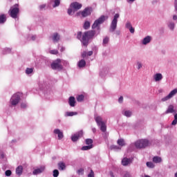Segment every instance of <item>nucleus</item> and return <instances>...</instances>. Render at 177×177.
Here are the masks:
<instances>
[{
    "instance_id": "25",
    "label": "nucleus",
    "mask_w": 177,
    "mask_h": 177,
    "mask_svg": "<svg viewBox=\"0 0 177 177\" xmlns=\"http://www.w3.org/2000/svg\"><path fill=\"white\" fill-rule=\"evenodd\" d=\"M86 66V62L84 59H81L78 63V66L82 68V67H85Z\"/></svg>"
},
{
    "instance_id": "51",
    "label": "nucleus",
    "mask_w": 177,
    "mask_h": 177,
    "mask_svg": "<svg viewBox=\"0 0 177 177\" xmlns=\"http://www.w3.org/2000/svg\"><path fill=\"white\" fill-rule=\"evenodd\" d=\"M124 97L122 96L120 97V98L118 99L119 103H122Z\"/></svg>"
},
{
    "instance_id": "21",
    "label": "nucleus",
    "mask_w": 177,
    "mask_h": 177,
    "mask_svg": "<svg viewBox=\"0 0 177 177\" xmlns=\"http://www.w3.org/2000/svg\"><path fill=\"white\" fill-rule=\"evenodd\" d=\"M154 80L156 82L158 81H161V80H162V75L161 73H156L154 75Z\"/></svg>"
},
{
    "instance_id": "52",
    "label": "nucleus",
    "mask_w": 177,
    "mask_h": 177,
    "mask_svg": "<svg viewBox=\"0 0 177 177\" xmlns=\"http://www.w3.org/2000/svg\"><path fill=\"white\" fill-rule=\"evenodd\" d=\"M124 177H131V174L129 172H126L124 175Z\"/></svg>"
},
{
    "instance_id": "20",
    "label": "nucleus",
    "mask_w": 177,
    "mask_h": 177,
    "mask_svg": "<svg viewBox=\"0 0 177 177\" xmlns=\"http://www.w3.org/2000/svg\"><path fill=\"white\" fill-rule=\"evenodd\" d=\"M151 41V37L150 36H147L142 40L143 45H147Z\"/></svg>"
},
{
    "instance_id": "18",
    "label": "nucleus",
    "mask_w": 177,
    "mask_h": 177,
    "mask_svg": "<svg viewBox=\"0 0 177 177\" xmlns=\"http://www.w3.org/2000/svg\"><path fill=\"white\" fill-rule=\"evenodd\" d=\"M174 109V105H169L168 106L167 110L165 112V114H169L171 113H175V109Z\"/></svg>"
},
{
    "instance_id": "22",
    "label": "nucleus",
    "mask_w": 177,
    "mask_h": 177,
    "mask_svg": "<svg viewBox=\"0 0 177 177\" xmlns=\"http://www.w3.org/2000/svg\"><path fill=\"white\" fill-rule=\"evenodd\" d=\"M60 39V35L58 33H54L53 35V41L57 42Z\"/></svg>"
},
{
    "instance_id": "53",
    "label": "nucleus",
    "mask_w": 177,
    "mask_h": 177,
    "mask_svg": "<svg viewBox=\"0 0 177 177\" xmlns=\"http://www.w3.org/2000/svg\"><path fill=\"white\" fill-rule=\"evenodd\" d=\"M93 55V51H88L87 53V56H92Z\"/></svg>"
},
{
    "instance_id": "24",
    "label": "nucleus",
    "mask_w": 177,
    "mask_h": 177,
    "mask_svg": "<svg viewBox=\"0 0 177 177\" xmlns=\"http://www.w3.org/2000/svg\"><path fill=\"white\" fill-rule=\"evenodd\" d=\"M153 161L156 163V164H158L159 162H161V161H162V160L161 159L160 157L159 156H154L153 158Z\"/></svg>"
},
{
    "instance_id": "23",
    "label": "nucleus",
    "mask_w": 177,
    "mask_h": 177,
    "mask_svg": "<svg viewBox=\"0 0 177 177\" xmlns=\"http://www.w3.org/2000/svg\"><path fill=\"white\" fill-rule=\"evenodd\" d=\"M6 21V15L5 14L0 15V24H3Z\"/></svg>"
},
{
    "instance_id": "16",
    "label": "nucleus",
    "mask_w": 177,
    "mask_h": 177,
    "mask_svg": "<svg viewBox=\"0 0 177 177\" xmlns=\"http://www.w3.org/2000/svg\"><path fill=\"white\" fill-rule=\"evenodd\" d=\"M75 97L73 96H71L68 99V104L71 106V107H75Z\"/></svg>"
},
{
    "instance_id": "29",
    "label": "nucleus",
    "mask_w": 177,
    "mask_h": 177,
    "mask_svg": "<svg viewBox=\"0 0 177 177\" xmlns=\"http://www.w3.org/2000/svg\"><path fill=\"white\" fill-rule=\"evenodd\" d=\"M118 145L119 146H125V141H124V139L121 138L118 140Z\"/></svg>"
},
{
    "instance_id": "10",
    "label": "nucleus",
    "mask_w": 177,
    "mask_h": 177,
    "mask_svg": "<svg viewBox=\"0 0 177 177\" xmlns=\"http://www.w3.org/2000/svg\"><path fill=\"white\" fill-rule=\"evenodd\" d=\"M84 136V132L82 131H80L71 137V140L72 142H77L80 138H82Z\"/></svg>"
},
{
    "instance_id": "13",
    "label": "nucleus",
    "mask_w": 177,
    "mask_h": 177,
    "mask_svg": "<svg viewBox=\"0 0 177 177\" xmlns=\"http://www.w3.org/2000/svg\"><path fill=\"white\" fill-rule=\"evenodd\" d=\"M81 15H82V17H87V16H90L91 8H86L83 11L81 12Z\"/></svg>"
},
{
    "instance_id": "38",
    "label": "nucleus",
    "mask_w": 177,
    "mask_h": 177,
    "mask_svg": "<svg viewBox=\"0 0 177 177\" xmlns=\"http://www.w3.org/2000/svg\"><path fill=\"white\" fill-rule=\"evenodd\" d=\"M50 53L51 55H57V53H59V51H57V50H51L50 51Z\"/></svg>"
},
{
    "instance_id": "46",
    "label": "nucleus",
    "mask_w": 177,
    "mask_h": 177,
    "mask_svg": "<svg viewBox=\"0 0 177 177\" xmlns=\"http://www.w3.org/2000/svg\"><path fill=\"white\" fill-rule=\"evenodd\" d=\"M86 56H88V53H86V51H84L82 54V57L85 58Z\"/></svg>"
},
{
    "instance_id": "12",
    "label": "nucleus",
    "mask_w": 177,
    "mask_h": 177,
    "mask_svg": "<svg viewBox=\"0 0 177 177\" xmlns=\"http://www.w3.org/2000/svg\"><path fill=\"white\" fill-rule=\"evenodd\" d=\"M71 8H73L75 10H80L82 8V4L78 2H73L71 4Z\"/></svg>"
},
{
    "instance_id": "26",
    "label": "nucleus",
    "mask_w": 177,
    "mask_h": 177,
    "mask_svg": "<svg viewBox=\"0 0 177 177\" xmlns=\"http://www.w3.org/2000/svg\"><path fill=\"white\" fill-rule=\"evenodd\" d=\"M84 30H89L90 27H91V22H89L88 21H86L84 24Z\"/></svg>"
},
{
    "instance_id": "40",
    "label": "nucleus",
    "mask_w": 177,
    "mask_h": 177,
    "mask_svg": "<svg viewBox=\"0 0 177 177\" xmlns=\"http://www.w3.org/2000/svg\"><path fill=\"white\" fill-rule=\"evenodd\" d=\"M82 37V32H78L77 35V39H81Z\"/></svg>"
},
{
    "instance_id": "34",
    "label": "nucleus",
    "mask_w": 177,
    "mask_h": 177,
    "mask_svg": "<svg viewBox=\"0 0 177 177\" xmlns=\"http://www.w3.org/2000/svg\"><path fill=\"white\" fill-rule=\"evenodd\" d=\"M124 115L126 117H131V115H132V112H131L129 111H124Z\"/></svg>"
},
{
    "instance_id": "5",
    "label": "nucleus",
    "mask_w": 177,
    "mask_h": 177,
    "mask_svg": "<svg viewBox=\"0 0 177 177\" xmlns=\"http://www.w3.org/2000/svg\"><path fill=\"white\" fill-rule=\"evenodd\" d=\"M150 143L147 140H139L135 142V146L136 149H145V147H147Z\"/></svg>"
},
{
    "instance_id": "28",
    "label": "nucleus",
    "mask_w": 177,
    "mask_h": 177,
    "mask_svg": "<svg viewBox=\"0 0 177 177\" xmlns=\"http://www.w3.org/2000/svg\"><path fill=\"white\" fill-rule=\"evenodd\" d=\"M78 114L77 112H66V117H73V115H77Z\"/></svg>"
},
{
    "instance_id": "36",
    "label": "nucleus",
    "mask_w": 177,
    "mask_h": 177,
    "mask_svg": "<svg viewBox=\"0 0 177 177\" xmlns=\"http://www.w3.org/2000/svg\"><path fill=\"white\" fill-rule=\"evenodd\" d=\"M53 176H54V177H57V176H59V170L55 169V170L53 171Z\"/></svg>"
},
{
    "instance_id": "7",
    "label": "nucleus",
    "mask_w": 177,
    "mask_h": 177,
    "mask_svg": "<svg viewBox=\"0 0 177 177\" xmlns=\"http://www.w3.org/2000/svg\"><path fill=\"white\" fill-rule=\"evenodd\" d=\"M50 66L53 70H63V66L62 65V60L60 59L53 61Z\"/></svg>"
},
{
    "instance_id": "48",
    "label": "nucleus",
    "mask_w": 177,
    "mask_h": 177,
    "mask_svg": "<svg viewBox=\"0 0 177 177\" xmlns=\"http://www.w3.org/2000/svg\"><path fill=\"white\" fill-rule=\"evenodd\" d=\"M129 30L131 34H133L135 32V28L133 27L129 28Z\"/></svg>"
},
{
    "instance_id": "1",
    "label": "nucleus",
    "mask_w": 177,
    "mask_h": 177,
    "mask_svg": "<svg viewBox=\"0 0 177 177\" xmlns=\"http://www.w3.org/2000/svg\"><path fill=\"white\" fill-rule=\"evenodd\" d=\"M96 35L95 30H88L85 32L82 37L81 41L84 46H88L89 44V39H93V37Z\"/></svg>"
},
{
    "instance_id": "14",
    "label": "nucleus",
    "mask_w": 177,
    "mask_h": 177,
    "mask_svg": "<svg viewBox=\"0 0 177 177\" xmlns=\"http://www.w3.org/2000/svg\"><path fill=\"white\" fill-rule=\"evenodd\" d=\"M54 133H55V135H58V139L60 140L61 139H63V138H64V136L63 135V133L62 132V131H60V129H56L54 130Z\"/></svg>"
},
{
    "instance_id": "8",
    "label": "nucleus",
    "mask_w": 177,
    "mask_h": 177,
    "mask_svg": "<svg viewBox=\"0 0 177 177\" xmlns=\"http://www.w3.org/2000/svg\"><path fill=\"white\" fill-rule=\"evenodd\" d=\"M118 17H120V14H115L114 17H113V19L111 22V29L110 30L111 31H115V28H117V19H118Z\"/></svg>"
},
{
    "instance_id": "62",
    "label": "nucleus",
    "mask_w": 177,
    "mask_h": 177,
    "mask_svg": "<svg viewBox=\"0 0 177 177\" xmlns=\"http://www.w3.org/2000/svg\"><path fill=\"white\" fill-rule=\"evenodd\" d=\"M145 177H150V176L145 175Z\"/></svg>"
},
{
    "instance_id": "4",
    "label": "nucleus",
    "mask_w": 177,
    "mask_h": 177,
    "mask_svg": "<svg viewBox=\"0 0 177 177\" xmlns=\"http://www.w3.org/2000/svg\"><path fill=\"white\" fill-rule=\"evenodd\" d=\"M95 120L97 126L100 127V129L102 132H106V131H107V126H106V123L103 121L102 117L97 116L95 118Z\"/></svg>"
},
{
    "instance_id": "41",
    "label": "nucleus",
    "mask_w": 177,
    "mask_h": 177,
    "mask_svg": "<svg viewBox=\"0 0 177 177\" xmlns=\"http://www.w3.org/2000/svg\"><path fill=\"white\" fill-rule=\"evenodd\" d=\"M26 74H31L32 73V68H28L26 71Z\"/></svg>"
},
{
    "instance_id": "31",
    "label": "nucleus",
    "mask_w": 177,
    "mask_h": 177,
    "mask_svg": "<svg viewBox=\"0 0 177 177\" xmlns=\"http://www.w3.org/2000/svg\"><path fill=\"white\" fill-rule=\"evenodd\" d=\"M62 0H53L54 5L53 6V8H57V6H59L60 5V1Z\"/></svg>"
},
{
    "instance_id": "32",
    "label": "nucleus",
    "mask_w": 177,
    "mask_h": 177,
    "mask_svg": "<svg viewBox=\"0 0 177 177\" xmlns=\"http://www.w3.org/2000/svg\"><path fill=\"white\" fill-rule=\"evenodd\" d=\"M76 99L77 102H82L84 99V95H80L76 97Z\"/></svg>"
},
{
    "instance_id": "45",
    "label": "nucleus",
    "mask_w": 177,
    "mask_h": 177,
    "mask_svg": "<svg viewBox=\"0 0 177 177\" xmlns=\"http://www.w3.org/2000/svg\"><path fill=\"white\" fill-rule=\"evenodd\" d=\"M21 109H26L27 108V104L24 103V102H22L21 104Z\"/></svg>"
},
{
    "instance_id": "64",
    "label": "nucleus",
    "mask_w": 177,
    "mask_h": 177,
    "mask_svg": "<svg viewBox=\"0 0 177 177\" xmlns=\"http://www.w3.org/2000/svg\"><path fill=\"white\" fill-rule=\"evenodd\" d=\"M174 3H177V0H175V2H174Z\"/></svg>"
},
{
    "instance_id": "50",
    "label": "nucleus",
    "mask_w": 177,
    "mask_h": 177,
    "mask_svg": "<svg viewBox=\"0 0 177 177\" xmlns=\"http://www.w3.org/2000/svg\"><path fill=\"white\" fill-rule=\"evenodd\" d=\"M138 70H140V68H142V64H140V62H138Z\"/></svg>"
},
{
    "instance_id": "56",
    "label": "nucleus",
    "mask_w": 177,
    "mask_h": 177,
    "mask_svg": "<svg viewBox=\"0 0 177 177\" xmlns=\"http://www.w3.org/2000/svg\"><path fill=\"white\" fill-rule=\"evenodd\" d=\"M175 10L177 11V3H174Z\"/></svg>"
},
{
    "instance_id": "58",
    "label": "nucleus",
    "mask_w": 177,
    "mask_h": 177,
    "mask_svg": "<svg viewBox=\"0 0 177 177\" xmlns=\"http://www.w3.org/2000/svg\"><path fill=\"white\" fill-rule=\"evenodd\" d=\"M174 120H177V113L174 115Z\"/></svg>"
},
{
    "instance_id": "9",
    "label": "nucleus",
    "mask_w": 177,
    "mask_h": 177,
    "mask_svg": "<svg viewBox=\"0 0 177 177\" xmlns=\"http://www.w3.org/2000/svg\"><path fill=\"white\" fill-rule=\"evenodd\" d=\"M177 93V88H174L173 91H171L168 95L166 97L162 98V102H167V100H169V99H171V97H174L175 95Z\"/></svg>"
},
{
    "instance_id": "55",
    "label": "nucleus",
    "mask_w": 177,
    "mask_h": 177,
    "mask_svg": "<svg viewBox=\"0 0 177 177\" xmlns=\"http://www.w3.org/2000/svg\"><path fill=\"white\" fill-rule=\"evenodd\" d=\"M173 20H177V16L176 15L173 16Z\"/></svg>"
},
{
    "instance_id": "30",
    "label": "nucleus",
    "mask_w": 177,
    "mask_h": 177,
    "mask_svg": "<svg viewBox=\"0 0 177 177\" xmlns=\"http://www.w3.org/2000/svg\"><path fill=\"white\" fill-rule=\"evenodd\" d=\"M93 147V145H88V146H84L82 147V150L85 151V150H91Z\"/></svg>"
},
{
    "instance_id": "19",
    "label": "nucleus",
    "mask_w": 177,
    "mask_h": 177,
    "mask_svg": "<svg viewBox=\"0 0 177 177\" xmlns=\"http://www.w3.org/2000/svg\"><path fill=\"white\" fill-rule=\"evenodd\" d=\"M16 174L17 175H19V176L23 174V166L20 165L17 167Z\"/></svg>"
},
{
    "instance_id": "33",
    "label": "nucleus",
    "mask_w": 177,
    "mask_h": 177,
    "mask_svg": "<svg viewBox=\"0 0 177 177\" xmlns=\"http://www.w3.org/2000/svg\"><path fill=\"white\" fill-rule=\"evenodd\" d=\"M147 167H148L149 168H154V164H153V162H147Z\"/></svg>"
},
{
    "instance_id": "6",
    "label": "nucleus",
    "mask_w": 177,
    "mask_h": 177,
    "mask_svg": "<svg viewBox=\"0 0 177 177\" xmlns=\"http://www.w3.org/2000/svg\"><path fill=\"white\" fill-rule=\"evenodd\" d=\"M21 96V94L20 93H17L14 94L11 99H10V104L12 106H17V104H19V102H20V97Z\"/></svg>"
},
{
    "instance_id": "43",
    "label": "nucleus",
    "mask_w": 177,
    "mask_h": 177,
    "mask_svg": "<svg viewBox=\"0 0 177 177\" xmlns=\"http://www.w3.org/2000/svg\"><path fill=\"white\" fill-rule=\"evenodd\" d=\"M88 177H95V173L93 172V170H91V172L88 175Z\"/></svg>"
},
{
    "instance_id": "57",
    "label": "nucleus",
    "mask_w": 177,
    "mask_h": 177,
    "mask_svg": "<svg viewBox=\"0 0 177 177\" xmlns=\"http://www.w3.org/2000/svg\"><path fill=\"white\" fill-rule=\"evenodd\" d=\"M110 175H111V177H114V174L113 173V171L110 172Z\"/></svg>"
},
{
    "instance_id": "27",
    "label": "nucleus",
    "mask_w": 177,
    "mask_h": 177,
    "mask_svg": "<svg viewBox=\"0 0 177 177\" xmlns=\"http://www.w3.org/2000/svg\"><path fill=\"white\" fill-rule=\"evenodd\" d=\"M93 143V140L91 138L86 139V145L88 146H93L92 144Z\"/></svg>"
},
{
    "instance_id": "37",
    "label": "nucleus",
    "mask_w": 177,
    "mask_h": 177,
    "mask_svg": "<svg viewBox=\"0 0 177 177\" xmlns=\"http://www.w3.org/2000/svg\"><path fill=\"white\" fill-rule=\"evenodd\" d=\"M6 176H10L12 175V171L10 170H6L5 172Z\"/></svg>"
},
{
    "instance_id": "44",
    "label": "nucleus",
    "mask_w": 177,
    "mask_h": 177,
    "mask_svg": "<svg viewBox=\"0 0 177 177\" xmlns=\"http://www.w3.org/2000/svg\"><path fill=\"white\" fill-rule=\"evenodd\" d=\"M39 10H43V9H45V8H46V4H41L39 6Z\"/></svg>"
},
{
    "instance_id": "17",
    "label": "nucleus",
    "mask_w": 177,
    "mask_h": 177,
    "mask_svg": "<svg viewBox=\"0 0 177 177\" xmlns=\"http://www.w3.org/2000/svg\"><path fill=\"white\" fill-rule=\"evenodd\" d=\"M58 169H59V171H64V169H66V163L59 162L58 163Z\"/></svg>"
},
{
    "instance_id": "2",
    "label": "nucleus",
    "mask_w": 177,
    "mask_h": 177,
    "mask_svg": "<svg viewBox=\"0 0 177 177\" xmlns=\"http://www.w3.org/2000/svg\"><path fill=\"white\" fill-rule=\"evenodd\" d=\"M107 19H109V17L102 15L99 19L94 21L93 24L92 25V29L95 30V28H97L98 30L97 34H100V24H103V23H104Z\"/></svg>"
},
{
    "instance_id": "11",
    "label": "nucleus",
    "mask_w": 177,
    "mask_h": 177,
    "mask_svg": "<svg viewBox=\"0 0 177 177\" xmlns=\"http://www.w3.org/2000/svg\"><path fill=\"white\" fill-rule=\"evenodd\" d=\"M132 159L131 158H124L122 160V165L124 166V167H127L128 165H129L130 164H132Z\"/></svg>"
},
{
    "instance_id": "60",
    "label": "nucleus",
    "mask_w": 177,
    "mask_h": 177,
    "mask_svg": "<svg viewBox=\"0 0 177 177\" xmlns=\"http://www.w3.org/2000/svg\"><path fill=\"white\" fill-rule=\"evenodd\" d=\"M64 50V48H62L61 49V52H63Z\"/></svg>"
},
{
    "instance_id": "49",
    "label": "nucleus",
    "mask_w": 177,
    "mask_h": 177,
    "mask_svg": "<svg viewBox=\"0 0 177 177\" xmlns=\"http://www.w3.org/2000/svg\"><path fill=\"white\" fill-rule=\"evenodd\" d=\"M73 13V9L68 8V15H71Z\"/></svg>"
},
{
    "instance_id": "15",
    "label": "nucleus",
    "mask_w": 177,
    "mask_h": 177,
    "mask_svg": "<svg viewBox=\"0 0 177 177\" xmlns=\"http://www.w3.org/2000/svg\"><path fill=\"white\" fill-rule=\"evenodd\" d=\"M45 171V167H41L39 169H36L33 171V175H38L39 174H42Z\"/></svg>"
},
{
    "instance_id": "59",
    "label": "nucleus",
    "mask_w": 177,
    "mask_h": 177,
    "mask_svg": "<svg viewBox=\"0 0 177 177\" xmlns=\"http://www.w3.org/2000/svg\"><path fill=\"white\" fill-rule=\"evenodd\" d=\"M32 39L34 41V39H35V37H32Z\"/></svg>"
},
{
    "instance_id": "42",
    "label": "nucleus",
    "mask_w": 177,
    "mask_h": 177,
    "mask_svg": "<svg viewBox=\"0 0 177 177\" xmlns=\"http://www.w3.org/2000/svg\"><path fill=\"white\" fill-rule=\"evenodd\" d=\"M77 174H78V175H84V169H80L77 171Z\"/></svg>"
},
{
    "instance_id": "63",
    "label": "nucleus",
    "mask_w": 177,
    "mask_h": 177,
    "mask_svg": "<svg viewBox=\"0 0 177 177\" xmlns=\"http://www.w3.org/2000/svg\"><path fill=\"white\" fill-rule=\"evenodd\" d=\"M175 176L177 177V172L175 174Z\"/></svg>"
},
{
    "instance_id": "61",
    "label": "nucleus",
    "mask_w": 177,
    "mask_h": 177,
    "mask_svg": "<svg viewBox=\"0 0 177 177\" xmlns=\"http://www.w3.org/2000/svg\"><path fill=\"white\" fill-rule=\"evenodd\" d=\"M93 132H95L96 129H93Z\"/></svg>"
},
{
    "instance_id": "39",
    "label": "nucleus",
    "mask_w": 177,
    "mask_h": 177,
    "mask_svg": "<svg viewBox=\"0 0 177 177\" xmlns=\"http://www.w3.org/2000/svg\"><path fill=\"white\" fill-rule=\"evenodd\" d=\"M109 37H105L104 39H103V44H104V45L109 44Z\"/></svg>"
},
{
    "instance_id": "35",
    "label": "nucleus",
    "mask_w": 177,
    "mask_h": 177,
    "mask_svg": "<svg viewBox=\"0 0 177 177\" xmlns=\"http://www.w3.org/2000/svg\"><path fill=\"white\" fill-rule=\"evenodd\" d=\"M169 28H170V30H174V28H175V24L170 22L169 24Z\"/></svg>"
},
{
    "instance_id": "3",
    "label": "nucleus",
    "mask_w": 177,
    "mask_h": 177,
    "mask_svg": "<svg viewBox=\"0 0 177 177\" xmlns=\"http://www.w3.org/2000/svg\"><path fill=\"white\" fill-rule=\"evenodd\" d=\"M19 13H20V9L19 8V4H15V6H12L8 11V15L12 19H17V17L19 16Z\"/></svg>"
},
{
    "instance_id": "54",
    "label": "nucleus",
    "mask_w": 177,
    "mask_h": 177,
    "mask_svg": "<svg viewBox=\"0 0 177 177\" xmlns=\"http://www.w3.org/2000/svg\"><path fill=\"white\" fill-rule=\"evenodd\" d=\"M177 124V120L176 119H174L172 122H171V125H176Z\"/></svg>"
},
{
    "instance_id": "47",
    "label": "nucleus",
    "mask_w": 177,
    "mask_h": 177,
    "mask_svg": "<svg viewBox=\"0 0 177 177\" xmlns=\"http://www.w3.org/2000/svg\"><path fill=\"white\" fill-rule=\"evenodd\" d=\"M131 27H132V25L131 24V22H127L126 28H131Z\"/></svg>"
}]
</instances>
